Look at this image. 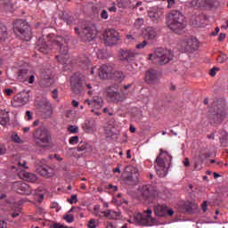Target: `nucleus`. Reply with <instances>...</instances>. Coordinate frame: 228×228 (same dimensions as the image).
Here are the masks:
<instances>
[{
	"label": "nucleus",
	"instance_id": "nucleus-43",
	"mask_svg": "<svg viewBox=\"0 0 228 228\" xmlns=\"http://www.w3.org/2000/svg\"><path fill=\"white\" fill-rule=\"evenodd\" d=\"M68 131L72 134L79 133V128L76 126H69Z\"/></svg>",
	"mask_w": 228,
	"mask_h": 228
},
{
	"label": "nucleus",
	"instance_id": "nucleus-61",
	"mask_svg": "<svg viewBox=\"0 0 228 228\" xmlns=\"http://www.w3.org/2000/svg\"><path fill=\"white\" fill-rule=\"evenodd\" d=\"M71 105L73 106V108H77L79 106V102L73 100L71 102Z\"/></svg>",
	"mask_w": 228,
	"mask_h": 228
},
{
	"label": "nucleus",
	"instance_id": "nucleus-25",
	"mask_svg": "<svg viewBox=\"0 0 228 228\" xmlns=\"http://www.w3.org/2000/svg\"><path fill=\"white\" fill-rule=\"evenodd\" d=\"M15 101L16 102H18V104L24 106V104H28V102H29V95L26 93L19 94L15 97Z\"/></svg>",
	"mask_w": 228,
	"mask_h": 228
},
{
	"label": "nucleus",
	"instance_id": "nucleus-48",
	"mask_svg": "<svg viewBox=\"0 0 228 228\" xmlns=\"http://www.w3.org/2000/svg\"><path fill=\"white\" fill-rule=\"evenodd\" d=\"M68 202L69 204H76L77 202V195L76 194L71 195L70 199H68Z\"/></svg>",
	"mask_w": 228,
	"mask_h": 228
},
{
	"label": "nucleus",
	"instance_id": "nucleus-50",
	"mask_svg": "<svg viewBox=\"0 0 228 228\" xmlns=\"http://www.w3.org/2000/svg\"><path fill=\"white\" fill-rule=\"evenodd\" d=\"M217 61H218V63H225V61H227V55H225V54L220 55L217 58Z\"/></svg>",
	"mask_w": 228,
	"mask_h": 228
},
{
	"label": "nucleus",
	"instance_id": "nucleus-60",
	"mask_svg": "<svg viewBox=\"0 0 228 228\" xmlns=\"http://www.w3.org/2000/svg\"><path fill=\"white\" fill-rule=\"evenodd\" d=\"M103 113H108L109 117H113V112H110V109L104 108Z\"/></svg>",
	"mask_w": 228,
	"mask_h": 228
},
{
	"label": "nucleus",
	"instance_id": "nucleus-3",
	"mask_svg": "<svg viewBox=\"0 0 228 228\" xmlns=\"http://www.w3.org/2000/svg\"><path fill=\"white\" fill-rule=\"evenodd\" d=\"M155 163V168L159 177H166L167 174H168V168L167 167L172 165V155L168 154L167 151L160 150V153L156 158Z\"/></svg>",
	"mask_w": 228,
	"mask_h": 228
},
{
	"label": "nucleus",
	"instance_id": "nucleus-28",
	"mask_svg": "<svg viewBox=\"0 0 228 228\" xmlns=\"http://www.w3.org/2000/svg\"><path fill=\"white\" fill-rule=\"evenodd\" d=\"M144 35L146 38H149V40H154L156 38L158 32H156V29L152 27H148L145 29Z\"/></svg>",
	"mask_w": 228,
	"mask_h": 228
},
{
	"label": "nucleus",
	"instance_id": "nucleus-46",
	"mask_svg": "<svg viewBox=\"0 0 228 228\" xmlns=\"http://www.w3.org/2000/svg\"><path fill=\"white\" fill-rule=\"evenodd\" d=\"M217 72H220V68L214 67L212 69H210L209 74L211 77H215Z\"/></svg>",
	"mask_w": 228,
	"mask_h": 228
},
{
	"label": "nucleus",
	"instance_id": "nucleus-7",
	"mask_svg": "<svg viewBox=\"0 0 228 228\" xmlns=\"http://www.w3.org/2000/svg\"><path fill=\"white\" fill-rule=\"evenodd\" d=\"M139 195L142 199H154L158 197V187L154 184H144L138 188Z\"/></svg>",
	"mask_w": 228,
	"mask_h": 228
},
{
	"label": "nucleus",
	"instance_id": "nucleus-36",
	"mask_svg": "<svg viewBox=\"0 0 228 228\" xmlns=\"http://www.w3.org/2000/svg\"><path fill=\"white\" fill-rule=\"evenodd\" d=\"M99 227V220L91 218L87 223V228H97Z\"/></svg>",
	"mask_w": 228,
	"mask_h": 228
},
{
	"label": "nucleus",
	"instance_id": "nucleus-32",
	"mask_svg": "<svg viewBox=\"0 0 228 228\" xmlns=\"http://www.w3.org/2000/svg\"><path fill=\"white\" fill-rule=\"evenodd\" d=\"M220 134L221 137L219 138V140L222 147H228V133L222 130Z\"/></svg>",
	"mask_w": 228,
	"mask_h": 228
},
{
	"label": "nucleus",
	"instance_id": "nucleus-18",
	"mask_svg": "<svg viewBox=\"0 0 228 228\" xmlns=\"http://www.w3.org/2000/svg\"><path fill=\"white\" fill-rule=\"evenodd\" d=\"M47 161L45 159H42L38 162L37 172L39 175L43 177H53V169L47 166Z\"/></svg>",
	"mask_w": 228,
	"mask_h": 228
},
{
	"label": "nucleus",
	"instance_id": "nucleus-35",
	"mask_svg": "<svg viewBox=\"0 0 228 228\" xmlns=\"http://www.w3.org/2000/svg\"><path fill=\"white\" fill-rule=\"evenodd\" d=\"M6 37H8V30L5 26L0 24V40H6Z\"/></svg>",
	"mask_w": 228,
	"mask_h": 228
},
{
	"label": "nucleus",
	"instance_id": "nucleus-57",
	"mask_svg": "<svg viewBox=\"0 0 228 228\" xmlns=\"http://www.w3.org/2000/svg\"><path fill=\"white\" fill-rule=\"evenodd\" d=\"M28 83L29 85H33L35 83V76L34 75H28Z\"/></svg>",
	"mask_w": 228,
	"mask_h": 228
},
{
	"label": "nucleus",
	"instance_id": "nucleus-54",
	"mask_svg": "<svg viewBox=\"0 0 228 228\" xmlns=\"http://www.w3.org/2000/svg\"><path fill=\"white\" fill-rule=\"evenodd\" d=\"M145 45H147V41H143L142 43L137 45L135 47H136V49H143V47H145Z\"/></svg>",
	"mask_w": 228,
	"mask_h": 228
},
{
	"label": "nucleus",
	"instance_id": "nucleus-55",
	"mask_svg": "<svg viewBox=\"0 0 228 228\" xmlns=\"http://www.w3.org/2000/svg\"><path fill=\"white\" fill-rule=\"evenodd\" d=\"M6 152V146L0 144V156H3Z\"/></svg>",
	"mask_w": 228,
	"mask_h": 228
},
{
	"label": "nucleus",
	"instance_id": "nucleus-41",
	"mask_svg": "<svg viewBox=\"0 0 228 228\" xmlns=\"http://www.w3.org/2000/svg\"><path fill=\"white\" fill-rule=\"evenodd\" d=\"M18 167L20 168V170H28V162L26 160H23L22 162H18Z\"/></svg>",
	"mask_w": 228,
	"mask_h": 228
},
{
	"label": "nucleus",
	"instance_id": "nucleus-21",
	"mask_svg": "<svg viewBox=\"0 0 228 228\" xmlns=\"http://www.w3.org/2000/svg\"><path fill=\"white\" fill-rule=\"evenodd\" d=\"M145 81L148 85H154L158 81V70L149 69L146 71Z\"/></svg>",
	"mask_w": 228,
	"mask_h": 228
},
{
	"label": "nucleus",
	"instance_id": "nucleus-12",
	"mask_svg": "<svg viewBox=\"0 0 228 228\" xmlns=\"http://www.w3.org/2000/svg\"><path fill=\"white\" fill-rule=\"evenodd\" d=\"M12 190L21 195H31L32 193L31 187L22 181L14 182L12 184Z\"/></svg>",
	"mask_w": 228,
	"mask_h": 228
},
{
	"label": "nucleus",
	"instance_id": "nucleus-30",
	"mask_svg": "<svg viewBox=\"0 0 228 228\" xmlns=\"http://www.w3.org/2000/svg\"><path fill=\"white\" fill-rule=\"evenodd\" d=\"M83 129L86 133H94L95 131V122L86 121Z\"/></svg>",
	"mask_w": 228,
	"mask_h": 228
},
{
	"label": "nucleus",
	"instance_id": "nucleus-29",
	"mask_svg": "<svg viewBox=\"0 0 228 228\" xmlns=\"http://www.w3.org/2000/svg\"><path fill=\"white\" fill-rule=\"evenodd\" d=\"M183 209L186 213H191L193 209H197V204L193 201H186L183 204Z\"/></svg>",
	"mask_w": 228,
	"mask_h": 228
},
{
	"label": "nucleus",
	"instance_id": "nucleus-56",
	"mask_svg": "<svg viewBox=\"0 0 228 228\" xmlns=\"http://www.w3.org/2000/svg\"><path fill=\"white\" fill-rule=\"evenodd\" d=\"M175 4V0H167V8H173Z\"/></svg>",
	"mask_w": 228,
	"mask_h": 228
},
{
	"label": "nucleus",
	"instance_id": "nucleus-14",
	"mask_svg": "<svg viewBox=\"0 0 228 228\" xmlns=\"http://www.w3.org/2000/svg\"><path fill=\"white\" fill-rule=\"evenodd\" d=\"M226 117L227 111L225 110V108L222 105L214 104L213 119L216 122V124H222V122H224Z\"/></svg>",
	"mask_w": 228,
	"mask_h": 228
},
{
	"label": "nucleus",
	"instance_id": "nucleus-40",
	"mask_svg": "<svg viewBox=\"0 0 228 228\" xmlns=\"http://www.w3.org/2000/svg\"><path fill=\"white\" fill-rule=\"evenodd\" d=\"M36 215H37V216H40L39 220H42V218H44V215H45V210L42 208H39L37 209Z\"/></svg>",
	"mask_w": 228,
	"mask_h": 228
},
{
	"label": "nucleus",
	"instance_id": "nucleus-15",
	"mask_svg": "<svg viewBox=\"0 0 228 228\" xmlns=\"http://www.w3.org/2000/svg\"><path fill=\"white\" fill-rule=\"evenodd\" d=\"M153 211L156 216L163 218L165 216H174V209L169 208L165 205H155L153 207Z\"/></svg>",
	"mask_w": 228,
	"mask_h": 228
},
{
	"label": "nucleus",
	"instance_id": "nucleus-34",
	"mask_svg": "<svg viewBox=\"0 0 228 228\" xmlns=\"http://www.w3.org/2000/svg\"><path fill=\"white\" fill-rule=\"evenodd\" d=\"M18 77L20 81H28V78L29 77V71H28V69L20 70Z\"/></svg>",
	"mask_w": 228,
	"mask_h": 228
},
{
	"label": "nucleus",
	"instance_id": "nucleus-59",
	"mask_svg": "<svg viewBox=\"0 0 228 228\" xmlns=\"http://www.w3.org/2000/svg\"><path fill=\"white\" fill-rule=\"evenodd\" d=\"M4 94H6L8 96L12 95L13 94V90L7 88L4 90Z\"/></svg>",
	"mask_w": 228,
	"mask_h": 228
},
{
	"label": "nucleus",
	"instance_id": "nucleus-58",
	"mask_svg": "<svg viewBox=\"0 0 228 228\" xmlns=\"http://www.w3.org/2000/svg\"><path fill=\"white\" fill-rule=\"evenodd\" d=\"M53 228H68V227L61 224H54L53 225Z\"/></svg>",
	"mask_w": 228,
	"mask_h": 228
},
{
	"label": "nucleus",
	"instance_id": "nucleus-44",
	"mask_svg": "<svg viewBox=\"0 0 228 228\" xmlns=\"http://www.w3.org/2000/svg\"><path fill=\"white\" fill-rule=\"evenodd\" d=\"M63 219L68 222V224H72L74 222V216L72 214L66 215L63 216Z\"/></svg>",
	"mask_w": 228,
	"mask_h": 228
},
{
	"label": "nucleus",
	"instance_id": "nucleus-62",
	"mask_svg": "<svg viewBox=\"0 0 228 228\" xmlns=\"http://www.w3.org/2000/svg\"><path fill=\"white\" fill-rule=\"evenodd\" d=\"M53 99H58V89H54L53 91Z\"/></svg>",
	"mask_w": 228,
	"mask_h": 228
},
{
	"label": "nucleus",
	"instance_id": "nucleus-33",
	"mask_svg": "<svg viewBox=\"0 0 228 228\" xmlns=\"http://www.w3.org/2000/svg\"><path fill=\"white\" fill-rule=\"evenodd\" d=\"M138 177H140L138 172L131 173L128 176H126V181H130L131 184H135L138 183Z\"/></svg>",
	"mask_w": 228,
	"mask_h": 228
},
{
	"label": "nucleus",
	"instance_id": "nucleus-52",
	"mask_svg": "<svg viewBox=\"0 0 228 228\" xmlns=\"http://www.w3.org/2000/svg\"><path fill=\"white\" fill-rule=\"evenodd\" d=\"M26 118H27V120H33V114L31 113V111L29 110L26 111Z\"/></svg>",
	"mask_w": 228,
	"mask_h": 228
},
{
	"label": "nucleus",
	"instance_id": "nucleus-8",
	"mask_svg": "<svg viewBox=\"0 0 228 228\" xmlns=\"http://www.w3.org/2000/svg\"><path fill=\"white\" fill-rule=\"evenodd\" d=\"M107 99H109L110 102H122L126 99V95L124 93L118 92V86L115 85L109 87Z\"/></svg>",
	"mask_w": 228,
	"mask_h": 228
},
{
	"label": "nucleus",
	"instance_id": "nucleus-53",
	"mask_svg": "<svg viewBox=\"0 0 228 228\" xmlns=\"http://www.w3.org/2000/svg\"><path fill=\"white\" fill-rule=\"evenodd\" d=\"M0 228H8V223L4 220H0Z\"/></svg>",
	"mask_w": 228,
	"mask_h": 228
},
{
	"label": "nucleus",
	"instance_id": "nucleus-10",
	"mask_svg": "<svg viewBox=\"0 0 228 228\" xmlns=\"http://www.w3.org/2000/svg\"><path fill=\"white\" fill-rule=\"evenodd\" d=\"M82 38L86 42H92L97 38V27L95 25L89 23L82 30Z\"/></svg>",
	"mask_w": 228,
	"mask_h": 228
},
{
	"label": "nucleus",
	"instance_id": "nucleus-13",
	"mask_svg": "<svg viewBox=\"0 0 228 228\" xmlns=\"http://www.w3.org/2000/svg\"><path fill=\"white\" fill-rule=\"evenodd\" d=\"M99 77L101 79H110V77H115L118 72H115L112 65L104 64L102 65L98 71Z\"/></svg>",
	"mask_w": 228,
	"mask_h": 228
},
{
	"label": "nucleus",
	"instance_id": "nucleus-5",
	"mask_svg": "<svg viewBox=\"0 0 228 228\" xmlns=\"http://www.w3.org/2000/svg\"><path fill=\"white\" fill-rule=\"evenodd\" d=\"M174 58V53L168 49L159 48L155 51V55L153 58V63L156 65H167L170 63Z\"/></svg>",
	"mask_w": 228,
	"mask_h": 228
},
{
	"label": "nucleus",
	"instance_id": "nucleus-31",
	"mask_svg": "<svg viewBox=\"0 0 228 228\" xmlns=\"http://www.w3.org/2000/svg\"><path fill=\"white\" fill-rule=\"evenodd\" d=\"M191 5L194 8H204L208 6V0H191Z\"/></svg>",
	"mask_w": 228,
	"mask_h": 228
},
{
	"label": "nucleus",
	"instance_id": "nucleus-27",
	"mask_svg": "<svg viewBox=\"0 0 228 228\" xmlns=\"http://www.w3.org/2000/svg\"><path fill=\"white\" fill-rule=\"evenodd\" d=\"M77 151L78 152H92L93 149H92V145L88 144L87 142H79V144L77 147Z\"/></svg>",
	"mask_w": 228,
	"mask_h": 228
},
{
	"label": "nucleus",
	"instance_id": "nucleus-64",
	"mask_svg": "<svg viewBox=\"0 0 228 228\" xmlns=\"http://www.w3.org/2000/svg\"><path fill=\"white\" fill-rule=\"evenodd\" d=\"M224 38H225V34L221 33V34L219 35L218 40H219V42H222V40H224Z\"/></svg>",
	"mask_w": 228,
	"mask_h": 228
},
{
	"label": "nucleus",
	"instance_id": "nucleus-9",
	"mask_svg": "<svg viewBox=\"0 0 228 228\" xmlns=\"http://www.w3.org/2000/svg\"><path fill=\"white\" fill-rule=\"evenodd\" d=\"M199 40L197 38H189L181 42V49L183 53H195L199 51Z\"/></svg>",
	"mask_w": 228,
	"mask_h": 228
},
{
	"label": "nucleus",
	"instance_id": "nucleus-2",
	"mask_svg": "<svg viewBox=\"0 0 228 228\" xmlns=\"http://www.w3.org/2000/svg\"><path fill=\"white\" fill-rule=\"evenodd\" d=\"M166 24L176 35H182L186 28L184 14L180 11H171L166 17Z\"/></svg>",
	"mask_w": 228,
	"mask_h": 228
},
{
	"label": "nucleus",
	"instance_id": "nucleus-22",
	"mask_svg": "<svg viewBox=\"0 0 228 228\" xmlns=\"http://www.w3.org/2000/svg\"><path fill=\"white\" fill-rule=\"evenodd\" d=\"M86 104L92 106V108H94V110H101V108H102V104H104V102L102 101V98L96 97L94 100H86Z\"/></svg>",
	"mask_w": 228,
	"mask_h": 228
},
{
	"label": "nucleus",
	"instance_id": "nucleus-45",
	"mask_svg": "<svg viewBox=\"0 0 228 228\" xmlns=\"http://www.w3.org/2000/svg\"><path fill=\"white\" fill-rule=\"evenodd\" d=\"M143 22H144V20L142 18H139V19L135 20V21H134L135 28H142V26H143Z\"/></svg>",
	"mask_w": 228,
	"mask_h": 228
},
{
	"label": "nucleus",
	"instance_id": "nucleus-24",
	"mask_svg": "<svg viewBox=\"0 0 228 228\" xmlns=\"http://www.w3.org/2000/svg\"><path fill=\"white\" fill-rule=\"evenodd\" d=\"M19 175L21 179H23L24 181H27L28 183H37L38 179L35 174L28 173L24 171H22L21 173H19Z\"/></svg>",
	"mask_w": 228,
	"mask_h": 228
},
{
	"label": "nucleus",
	"instance_id": "nucleus-37",
	"mask_svg": "<svg viewBox=\"0 0 228 228\" xmlns=\"http://www.w3.org/2000/svg\"><path fill=\"white\" fill-rule=\"evenodd\" d=\"M43 86H51L53 83H54V80L51 78V77H47L46 78H43L41 81Z\"/></svg>",
	"mask_w": 228,
	"mask_h": 228
},
{
	"label": "nucleus",
	"instance_id": "nucleus-19",
	"mask_svg": "<svg viewBox=\"0 0 228 228\" xmlns=\"http://www.w3.org/2000/svg\"><path fill=\"white\" fill-rule=\"evenodd\" d=\"M138 56V53H136V50L133 49H121L119 50L118 58L121 60V61H133L134 58Z\"/></svg>",
	"mask_w": 228,
	"mask_h": 228
},
{
	"label": "nucleus",
	"instance_id": "nucleus-63",
	"mask_svg": "<svg viewBox=\"0 0 228 228\" xmlns=\"http://www.w3.org/2000/svg\"><path fill=\"white\" fill-rule=\"evenodd\" d=\"M215 133L216 132H213L212 134H208L207 138H208V140H214L215 139Z\"/></svg>",
	"mask_w": 228,
	"mask_h": 228
},
{
	"label": "nucleus",
	"instance_id": "nucleus-26",
	"mask_svg": "<svg viewBox=\"0 0 228 228\" xmlns=\"http://www.w3.org/2000/svg\"><path fill=\"white\" fill-rule=\"evenodd\" d=\"M0 124L1 126H8L10 124V113L6 110H0Z\"/></svg>",
	"mask_w": 228,
	"mask_h": 228
},
{
	"label": "nucleus",
	"instance_id": "nucleus-11",
	"mask_svg": "<svg viewBox=\"0 0 228 228\" xmlns=\"http://www.w3.org/2000/svg\"><path fill=\"white\" fill-rule=\"evenodd\" d=\"M81 81H83V75L79 73H76L71 77V89L77 95H79V94H81L83 90V84L81 83Z\"/></svg>",
	"mask_w": 228,
	"mask_h": 228
},
{
	"label": "nucleus",
	"instance_id": "nucleus-1",
	"mask_svg": "<svg viewBox=\"0 0 228 228\" xmlns=\"http://www.w3.org/2000/svg\"><path fill=\"white\" fill-rule=\"evenodd\" d=\"M69 40H70L69 37H56L54 34L43 35L38 38L36 49L43 54H49L53 45H57L61 53L60 55H56L57 61L67 64L69 63Z\"/></svg>",
	"mask_w": 228,
	"mask_h": 228
},
{
	"label": "nucleus",
	"instance_id": "nucleus-4",
	"mask_svg": "<svg viewBox=\"0 0 228 228\" xmlns=\"http://www.w3.org/2000/svg\"><path fill=\"white\" fill-rule=\"evenodd\" d=\"M13 31L21 40H25V42L31 40V26L26 20H15L13 22Z\"/></svg>",
	"mask_w": 228,
	"mask_h": 228
},
{
	"label": "nucleus",
	"instance_id": "nucleus-23",
	"mask_svg": "<svg viewBox=\"0 0 228 228\" xmlns=\"http://www.w3.org/2000/svg\"><path fill=\"white\" fill-rule=\"evenodd\" d=\"M102 213L105 218H108V220H118L120 216V211H115L111 209L102 211Z\"/></svg>",
	"mask_w": 228,
	"mask_h": 228
},
{
	"label": "nucleus",
	"instance_id": "nucleus-16",
	"mask_svg": "<svg viewBox=\"0 0 228 228\" xmlns=\"http://www.w3.org/2000/svg\"><path fill=\"white\" fill-rule=\"evenodd\" d=\"M165 11L161 7H151L148 11V17H150L151 22L158 24L161 19H163V14Z\"/></svg>",
	"mask_w": 228,
	"mask_h": 228
},
{
	"label": "nucleus",
	"instance_id": "nucleus-6",
	"mask_svg": "<svg viewBox=\"0 0 228 228\" xmlns=\"http://www.w3.org/2000/svg\"><path fill=\"white\" fill-rule=\"evenodd\" d=\"M33 138L36 142V145H40V143H49L51 142V133L45 126L39 127L34 131Z\"/></svg>",
	"mask_w": 228,
	"mask_h": 228
},
{
	"label": "nucleus",
	"instance_id": "nucleus-51",
	"mask_svg": "<svg viewBox=\"0 0 228 228\" xmlns=\"http://www.w3.org/2000/svg\"><path fill=\"white\" fill-rule=\"evenodd\" d=\"M108 17H110V15L108 14V11L102 10L101 12V18L106 20Z\"/></svg>",
	"mask_w": 228,
	"mask_h": 228
},
{
	"label": "nucleus",
	"instance_id": "nucleus-38",
	"mask_svg": "<svg viewBox=\"0 0 228 228\" xmlns=\"http://www.w3.org/2000/svg\"><path fill=\"white\" fill-rule=\"evenodd\" d=\"M144 213L146 216H142V220H152V210L151 208H148Z\"/></svg>",
	"mask_w": 228,
	"mask_h": 228
},
{
	"label": "nucleus",
	"instance_id": "nucleus-39",
	"mask_svg": "<svg viewBox=\"0 0 228 228\" xmlns=\"http://www.w3.org/2000/svg\"><path fill=\"white\" fill-rule=\"evenodd\" d=\"M12 142H14L15 143H22V139H20V136H19V134H13L11 136Z\"/></svg>",
	"mask_w": 228,
	"mask_h": 228
},
{
	"label": "nucleus",
	"instance_id": "nucleus-17",
	"mask_svg": "<svg viewBox=\"0 0 228 228\" xmlns=\"http://www.w3.org/2000/svg\"><path fill=\"white\" fill-rule=\"evenodd\" d=\"M120 38L118 37V32L113 28H109L106 30V34L104 36V42L106 45H115L117 42H118Z\"/></svg>",
	"mask_w": 228,
	"mask_h": 228
},
{
	"label": "nucleus",
	"instance_id": "nucleus-42",
	"mask_svg": "<svg viewBox=\"0 0 228 228\" xmlns=\"http://www.w3.org/2000/svg\"><path fill=\"white\" fill-rule=\"evenodd\" d=\"M70 145H76V143H79V136L75 135L69 138Z\"/></svg>",
	"mask_w": 228,
	"mask_h": 228
},
{
	"label": "nucleus",
	"instance_id": "nucleus-47",
	"mask_svg": "<svg viewBox=\"0 0 228 228\" xmlns=\"http://www.w3.org/2000/svg\"><path fill=\"white\" fill-rule=\"evenodd\" d=\"M126 70H128V72L131 74H136V68H134V66H133V64H128L126 66Z\"/></svg>",
	"mask_w": 228,
	"mask_h": 228
},
{
	"label": "nucleus",
	"instance_id": "nucleus-49",
	"mask_svg": "<svg viewBox=\"0 0 228 228\" xmlns=\"http://www.w3.org/2000/svg\"><path fill=\"white\" fill-rule=\"evenodd\" d=\"M131 3H133L131 0H121V4L124 8H131Z\"/></svg>",
	"mask_w": 228,
	"mask_h": 228
},
{
	"label": "nucleus",
	"instance_id": "nucleus-20",
	"mask_svg": "<svg viewBox=\"0 0 228 228\" xmlns=\"http://www.w3.org/2000/svg\"><path fill=\"white\" fill-rule=\"evenodd\" d=\"M37 106L45 113V118H49L53 115V107L49 101L43 99L38 102Z\"/></svg>",
	"mask_w": 228,
	"mask_h": 228
}]
</instances>
